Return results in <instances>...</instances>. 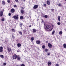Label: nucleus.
<instances>
[{
  "instance_id": "obj_1",
  "label": "nucleus",
  "mask_w": 66,
  "mask_h": 66,
  "mask_svg": "<svg viewBox=\"0 0 66 66\" xmlns=\"http://www.w3.org/2000/svg\"><path fill=\"white\" fill-rule=\"evenodd\" d=\"M45 29L46 30H48L49 31H51L52 30V29H51V26L49 25H45Z\"/></svg>"
},
{
  "instance_id": "obj_2",
  "label": "nucleus",
  "mask_w": 66,
  "mask_h": 66,
  "mask_svg": "<svg viewBox=\"0 0 66 66\" xmlns=\"http://www.w3.org/2000/svg\"><path fill=\"white\" fill-rule=\"evenodd\" d=\"M18 15H17V16L14 15L13 16V18L14 19H16V20H18Z\"/></svg>"
},
{
  "instance_id": "obj_3",
  "label": "nucleus",
  "mask_w": 66,
  "mask_h": 66,
  "mask_svg": "<svg viewBox=\"0 0 66 66\" xmlns=\"http://www.w3.org/2000/svg\"><path fill=\"white\" fill-rule=\"evenodd\" d=\"M17 57V56L16 55L14 54V55L13 56V59H16Z\"/></svg>"
},
{
  "instance_id": "obj_4",
  "label": "nucleus",
  "mask_w": 66,
  "mask_h": 66,
  "mask_svg": "<svg viewBox=\"0 0 66 66\" xmlns=\"http://www.w3.org/2000/svg\"><path fill=\"white\" fill-rule=\"evenodd\" d=\"M17 58V59L18 60H19V61H20V59H21V57L19 55H18L17 56V57H16Z\"/></svg>"
},
{
  "instance_id": "obj_5",
  "label": "nucleus",
  "mask_w": 66,
  "mask_h": 66,
  "mask_svg": "<svg viewBox=\"0 0 66 66\" xmlns=\"http://www.w3.org/2000/svg\"><path fill=\"white\" fill-rule=\"evenodd\" d=\"M38 6L37 5H35L34 6L33 8L34 9H37L38 8Z\"/></svg>"
},
{
  "instance_id": "obj_6",
  "label": "nucleus",
  "mask_w": 66,
  "mask_h": 66,
  "mask_svg": "<svg viewBox=\"0 0 66 66\" xmlns=\"http://www.w3.org/2000/svg\"><path fill=\"white\" fill-rule=\"evenodd\" d=\"M3 13L2 11H1L0 12V16L1 17H2L3 16Z\"/></svg>"
},
{
  "instance_id": "obj_7",
  "label": "nucleus",
  "mask_w": 66,
  "mask_h": 66,
  "mask_svg": "<svg viewBox=\"0 0 66 66\" xmlns=\"http://www.w3.org/2000/svg\"><path fill=\"white\" fill-rule=\"evenodd\" d=\"M11 13H14L15 12V10L13 9H12L11 10Z\"/></svg>"
},
{
  "instance_id": "obj_8",
  "label": "nucleus",
  "mask_w": 66,
  "mask_h": 66,
  "mask_svg": "<svg viewBox=\"0 0 66 66\" xmlns=\"http://www.w3.org/2000/svg\"><path fill=\"white\" fill-rule=\"evenodd\" d=\"M48 46L49 48H51V47H52V45H51V44L50 43L48 44Z\"/></svg>"
},
{
  "instance_id": "obj_9",
  "label": "nucleus",
  "mask_w": 66,
  "mask_h": 66,
  "mask_svg": "<svg viewBox=\"0 0 66 66\" xmlns=\"http://www.w3.org/2000/svg\"><path fill=\"white\" fill-rule=\"evenodd\" d=\"M21 46V44L20 43H18L17 44V46H18V47H20Z\"/></svg>"
},
{
  "instance_id": "obj_10",
  "label": "nucleus",
  "mask_w": 66,
  "mask_h": 66,
  "mask_svg": "<svg viewBox=\"0 0 66 66\" xmlns=\"http://www.w3.org/2000/svg\"><path fill=\"white\" fill-rule=\"evenodd\" d=\"M36 43L37 44H39L40 43V41L39 40H37L36 42Z\"/></svg>"
},
{
  "instance_id": "obj_11",
  "label": "nucleus",
  "mask_w": 66,
  "mask_h": 66,
  "mask_svg": "<svg viewBox=\"0 0 66 66\" xmlns=\"http://www.w3.org/2000/svg\"><path fill=\"white\" fill-rule=\"evenodd\" d=\"M33 32V33H35L36 32V29H32Z\"/></svg>"
},
{
  "instance_id": "obj_12",
  "label": "nucleus",
  "mask_w": 66,
  "mask_h": 66,
  "mask_svg": "<svg viewBox=\"0 0 66 66\" xmlns=\"http://www.w3.org/2000/svg\"><path fill=\"white\" fill-rule=\"evenodd\" d=\"M48 66H50L51 64V62H48Z\"/></svg>"
},
{
  "instance_id": "obj_13",
  "label": "nucleus",
  "mask_w": 66,
  "mask_h": 66,
  "mask_svg": "<svg viewBox=\"0 0 66 66\" xmlns=\"http://www.w3.org/2000/svg\"><path fill=\"white\" fill-rule=\"evenodd\" d=\"M63 46L64 48H66V44H64L63 45Z\"/></svg>"
},
{
  "instance_id": "obj_14",
  "label": "nucleus",
  "mask_w": 66,
  "mask_h": 66,
  "mask_svg": "<svg viewBox=\"0 0 66 66\" xmlns=\"http://www.w3.org/2000/svg\"><path fill=\"white\" fill-rule=\"evenodd\" d=\"M21 14H23V13H24V11H23V10H21Z\"/></svg>"
},
{
  "instance_id": "obj_15",
  "label": "nucleus",
  "mask_w": 66,
  "mask_h": 66,
  "mask_svg": "<svg viewBox=\"0 0 66 66\" xmlns=\"http://www.w3.org/2000/svg\"><path fill=\"white\" fill-rule=\"evenodd\" d=\"M47 3L48 5H50V2H49V1H47Z\"/></svg>"
},
{
  "instance_id": "obj_16",
  "label": "nucleus",
  "mask_w": 66,
  "mask_h": 66,
  "mask_svg": "<svg viewBox=\"0 0 66 66\" xmlns=\"http://www.w3.org/2000/svg\"><path fill=\"white\" fill-rule=\"evenodd\" d=\"M0 56L1 57L2 59H3V58H4V56H3V55H0Z\"/></svg>"
},
{
  "instance_id": "obj_17",
  "label": "nucleus",
  "mask_w": 66,
  "mask_h": 66,
  "mask_svg": "<svg viewBox=\"0 0 66 66\" xmlns=\"http://www.w3.org/2000/svg\"><path fill=\"white\" fill-rule=\"evenodd\" d=\"M55 33V31L54 30L53 31L52 33V35H53Z\"/></svg>"
},
{
  "instance_id": "obj_18",
  "label": "nucleus",
  "mask_w": 66,
  "mask_h": 66,
  "mask_svg": "<svg viewBox=\"0 0 66 66\" xmlns=\"http://www.w3.org/2000/svg\"><path fill=\"white\" fill-rule=\"evenodd\" d=\"M7 50L8 51H9V52H10V51H11V48H8Z\"/></svg>"
},
{
  "instance_id": "obj_19",
  "label": "nucleus",
  "mask_w": 66,
  "mask_h": 66,
  "mask_svg": "<svg viewBox=\"0 0 66 66\" xmlns=\"http://www.w3.org/2000/svg\"><path fill=\"white\" fill-rule=\"evenodd\" d=\"M31 40L32 41H33V40H34V37H32L31 38Z\"/></svg>"
},
{
  "instance_id": "obj_20",
  "label": "nucleus",
  "mask_w": 66,
  "mask_h": 66,
  "mask_svg": "<svg viewBox=\"0 0 66 66\" xmlns=\"http://www.w3.org/2000/svg\"><path fill=\"white\" fill-rule=\"evenodd\" d=\"M42 48L43 49H45L46 48V46L45 45H43L42 46Z\"/></svg>"
},
{
  "instance_id": "obj_21",
  "label": "nucleus",
  "mask_w": 66,
  "mask_h": 66,
  "mask_svg": "<svg viewBox=\"0 0 66 66\" xmlns=\"http://www.w3.org/2000/svg\"><path fill=\"white\" fill-rule=\"evenodd\" d=\"M60 16H59L58 17V19L59 21H60Z\"/></svg>"
},
{
  "instance_id": "obj_22",
  "label": "nucleus",
  "mask_w": 66,
  "mask_h": 66,
  "mask_svg": "<svg viewBox=\"0 0 66 66\" xmlns=\"http://www.w3.org/2000/svg\"><path fill=\"white\" fill-rule=\"evenodd\" d=\"M44 17L45 18H48V16L47 15H45L44 16Z\"/></svg>"
},
{
  "instance_id": "obj_23",
  "label": "nucleus",
  "mask_w": 66,
  "mask_h": 66,
  "mask_svg": "<svg viewBox=\"0 0 66 66\" xmlns=\"http://www.w3.org/2000/svg\"><path fill=\"white\" fill-rule=\"evenodd\" d=\"M23 17L22 16H21L20 17V19H23Z\"/></svg>"
},
{
  "instance_id": "obj_24",
  "label": "nucleus",
  "mask_w": 66,
  "mask_h": 66,
  "mask_svg": "<svg viewBox=\"0 0 66 66\" xmlns=\"http://www.w3.org/2000/svg\"><path fill=\"white\" fill-rule=\"evenodd\" d=\"M62 32L61 31H60L59 32V34H62Z\"/></svg>"
},
{
  "instance_id": "obj_25",
  "label": "nucleus",
  "mask_w": 66,
  "mask_h": 66,
  "mask_svg": "<svg viewBox=\"0 0 66 66\" xmlns=\"http://www.w3.org/2000/svg\"><path fill=\"white\" fill-rule=\"evenodd\" d=\"M45 50L46 51V52H48V50L47 48L45 49Z\"/></svg>"
},
{
  "instance_id": "obj_26",
  "label": "nucleus",
  "mask_w": 66,
  "mask_h": 66,
  "mask_svg": "<svg viewBox=\"0 0 66 66\" xmlns=\"http://www.w3.org/2000/svg\"><path fill=\"white\" fill-rule=\"evenodd\" d=\"M6 65V63H4L3 64V66H5Z\"/></svg>"
},
{
  "instance_id": "obj_27",
  "label": "nucleus",
  "mask_w": 66,
  "mask_h": 66,
  "mask_svg": "<svg viewBox=\"0 0 66 66\" xmlns=\"http://www.w3.org/2000/svg\"><path fill=\"white\" fill-rule=\"evenodd\" d=\"M19 33L20 35H22V32H21V31H19Z\"/></svg>"
},
{
  "instance_id": "obj_28",
  "label": "nucleus",
  "mask_w": 66,
  "mask_h": 66,
  "mask_svg": "<svg viewBox=\"0 0 66 66\" xmlns=\"http://www.w3.org/2000/svg\"><path fill=\"white\" fill-rule=\"evenodd\" d=\"M2 2V4H3V5H4V4H5V2L3 1Z\"/></svg>"
},
{
  "instance_id": "obj_29",
  "label": "nucleus",
  "mask_w": 66,
  "mask_h": 66,
  "mask_svg": "<svg viewBox=\"0 0 66 66\" xmlns=\"http://www.w3.org/2000/svg\"><path fill=\"white\" fill-rule=\"evenodd\" d=\"M12 32H15V29H12Z\"/></svg>"
},
{
  "instance_id": "obj_30",
  "label": "nucleus",
  "mask_w": 66,
  "mask_h": 66,
  "mask_svg": "<svg viewBox=\"0 0 66 66\" xmlns=\"http://www.w3.org/2000/svg\"><path fill=\"white\" fill-rule=\"evenodd\" d=\"M58 6H59L61 7V4L60 3H59L58 4Z\"/></svg>"
},
{
  "instance_id": "obj_31",
  "label": "nucleus",
  "mask_w": 66,
  "mask_h": 66,
  "mask_svg": "<svg viewBox=\"0 0 66 66\" xmlns=\"http://www.w3.org/2000/svg\"><path fill=\"white\" fill-rule=\"evenodd\" d=\"M57 24L58 25H60L61 24V23L60 22H58L57 23Z\"/></svg>"
},
{
  "instance_id": "obj_32",
  "label": "nucleus",
  "mask_w": 66,
  "mask_h": 66,
  "mask_svg": "<svg viewBox=\"0 0 66 66\" xmlns=\"http://www.w3.org/2000/svg\"><path fill=\"white\" fill-rule=\"evenodd\" d=\"M1 20L2 21H4V18L2 19H1Z\"/></svg>"
},
{
  "instance_id": "obj_33",
  "label": "nucleus",
  "mask_w": 66,
  "mask_h": 66,
  "mask_svg": "<svg viewBox=\"0 0 66 66\" xmlns=\"http://www.w3.org/2000/svg\"><path fill=\"white\" fill-rule=\"evenodd\" d=\"M47 55L48 56V55H50V53H47Z\"/></svg>"
},
{
  "instance_id": "obj_34",
  "label": "nucleus",
  "mask_w": 66,
  "mask_h": 66,
  "mask_svg": "<svg viewBox=\"0 0 66 66\" xmlns=\"http://www.w3.org/2000/svg\"><path fill=\"white\" fill-rule=\"evenodd\" d=\"M0 49L1 50H3V47L2 46H1L0 47Z\"/></svg>"
},
{
  "instance_id": "obj_35",
  "label": "nucleus",
  "mask_w": 66,
  "mask_h": 66,
  "mask_svg": "<svg viewBox=\"0 0 66 66\" xmlns=\"http://www.w3.org/2000/svg\"><path fill=\"white\" fill-rule=\"evenodd\" d=\"M44 6H45V7H46L47 5H46V4H44V5H43Z\"/></svg>"
},
{
  "instance_id": "obj_36",
  "label": "nucleus",
  "mask_w": 66,
  "mask_h": 66,
  "mask_svg": "<svg viewBox=\"0 0 66 66\" xmlns=\"http://www.w3.org/2000/svg\"><path fill=\"white\" fill-rule=\"evenodd\" d=\"M51 10L52 12H54V10L53 9H51Z\"/></svg>"
},
{
  "instance_id": "obj_37",
  "label": "nucleus",
  "mask_w": 66,
  "mask_h": 66,
  "mask_svg": "<svg viewBox=\"0 0 66 66\" xmlns=\"http://www.w3.org/2000/svg\"><path fill=\"white\" fill-rule=\"evenodd\" d=\"M3 51V50L0 49V52H2Z\"/></svg>"
},
{
  "instance_id": "obj_38",
  "label": "nucleus",
  "mask_w": 66,
  "mask_h": 66,
  "mask_svg": "<svg viewBox=\"0 0 66 66\" xmlns=\"http://www.w3.org/2000/svg\"><path fill=\"white\" fill-rule=\"evenodd\" d=\"M14 7H17V6L16 5H14Z\"/></svg>"
},
{
  "instance_id": "obj_39",
  "label": "nucleus",
  "mask_w": 66,
  "mask_h": 66,
  "mask_svg": "<svg viewBox=\"0 0 66 66\" xmlns=\"http://www.w3.org/2000/svg\"><path fill=\"white\" fill-rule=\"evenodd\" d=\"M23 24L22 23H21L20 24V25L21 26H22V25Z\"/></svg>"
},
{
  "instance_id": "obj_40",
  "label": "nucleus",
  "mask_w": 66,
  "mask_h": 66,
  "mask_svg": "<svg viewBox=\"0 0 66 66\" xmlns=\"http://www.w3.org/2000/svg\"><path fill=\"white\" fill-rule=\"evenodd\" d=\"M21 66H25V65L23 64H21Z\"/></svg>"
},
{
  "instance_id": "obj_41",
  "label": "nucleus",
  "mask_w": 66,
  "mask_h": 66,
  "mask_svg": "<svg viewBox=\"0 0 66 66\" xmlns=\"http://www.w3.org/2000/svg\"><path fill=\"white\" fill-rule=\"evenodd\" d=\"M9 16H11V14L10 13H9Z\"/></svg>"
},
{
  "instance_id": "obj_42",
  "label": "nucleus",
  "mask_w": 66,
  "mask_h": 66,
  "mask_svg": "<svg viewBox=\"0 0 66 66\" xmlns=\"http://www.w3.org/2000/svg\"><path fill=\"white\" fill-rule=\"evenodd\" d=\"M7 2H8V3H10V0H8L7 1Z\"/></svg>"
},
{
  "instance_id": "obj_43",
  "label": "nucleus",
  "mask_w": 66,
  "mask_h": 66,
  "mask_svg": "<svg viewBox=\"0 0 66 66\" xmlns=\"http://www.w3.org/2000/svg\"><path fill=\"white\" fill-rule=\"evenodd\" d=\"M12 38H15V37H14V36H13V35H12Z\"/></svg>"
},
{
  "instance_id": "obj_44",
  "label": "nucleus",
  "mask_w": 66,
  "mask_h": 66,
  "mask_svg": "<svg viewBox=\"0 0 66 66\" xmlns=\"http://www.w3.org/2000/svg\"><path fill=\"white\" fill-rule=\"evenodd\" d=\"M59 64H56V66H59Z\"/></svg>"
},
{
  "instance_id": "obj_45",
  "label": "nucleus",
  "mask_w": 66,
  "mask_h": 66,
  "mask_svg": "<svg viewBox=\"0 0 66 66\" xmlns=\"http://www.w3.org/2000/svg\"><path fill=\"white\" fill-rule=\"evenodd\" d=\"M15 2H18V0H15Z\"/></svg>"
},
{
  "instance_id": "obj_46",
  "label": "nucleus",
  "mask_w": 66,
  "mask_h": 66,
  "mask_svg": "<svg viewBox=\"0 0 66 66\" xmlns=\"http://www.w3.org/2000/svg\"><path fill=\"white\" fill-rule=\"evenodd\" d=\"M44 22V20H42V23H43Z\"/></svg>"
},
{
  "instance_id": "obj_47",
  "label": "nucleus",
  "mask_w": 66,
  "mask_h": 66,
  "mask_svg": "<svg viewBox=\"0 0 66 66\" xmlns=\"http://www.w3.org/2000/svg\"><path fill=\"white\" fill-rule=\"evenodd\" d=\"M29 27H31V25H30L29 26Z\"/></svg>"
},
{
  "instance_id": "obj_48",
  "label": "nucleus",
  "mask_w": 66,
  "mask_h": 66,
  "mask_svg": "<svg viewBox=\"0 0 66 66\" xmlns=\"http://www.w3.org/2000/svg\"><path fill=\"white\" fill-rule=\"evenodd\" d=\"M26 0H23V1H24V2H25Z\"/></svg>"
},
{
  "instance_id": "obj_49",
  "label": "nucleus",
  "mask_w": 66,
  "mask_h": 66,
  "mask_svg": "<svg viewBox=\"0 0 66 66\" xmlns=\"http://www.w3.org/2000/svg\"><path fill=\"white\" fill-rule=\"evenodd\" d=\"M46 43H48V41H47Z\"/></svg>"
},
{
  "instance_id": "obj_50",
  "label": "nucleus",
  "mask_w": 66,
  "mask_h": 66,
  "mask_svg": "<svg viewBox=\"0 0 66 66\" xmlns=\"http://www.w3.org/2000/svg\"><path fill=\"white\" fill-rule=\"evenodd\" d=\"M21 1H22V0H21Z\"/></svg>"
},
{
  "instance_id": "obj_51",
  "label": "nucleus",
  "mask_w": 66,
  "mask_h": 66,
  "mask_svg": "<svg viewBox=\"0 0 66 66\" xmlns=\"http://www.w3.org/2000/svg\"><path fill=\"white\" fill-rule=\"evenodd\" d=\"M24 32H26V31H24Z\"/></svg>"
},
{
  "instance_id": "obj_52",
  "label": "nucleus",
  "mask_w": 66,
  "mask_h": 66,
  "mask_svg": "<svg viewBox=\"0 0 66 66\" xmlns=\"http://www.w3.org/2000/svg\"><path fill=\"white\" fill-rule=\"evenodd\" d=\"M16 66H19L18 65H16Z\"/></svg>"
},
{
  "instance_id": "obj_53",
  "label": "nucleus",
  "mask_w": 66,
  "mask_h": 66,
  "mask_svg": "<svg viewBox=\"0 0 66 66\" xmlns=\"http://www.w3.org/2000/svg\"><path fill=\"white\" fill-rule=\"evenodd\" d=\"M17 52H18V51H17Z\"/></svg>"
},
{
  "instance_id": "obj_54",
  "label": "nucleus",
  "mask_w": 66,
  "mask_h": 66,
  "mask_svg": "<svg viewBox=\"0 0 66 66\" xmlns=\"http://www.w3.org/2000/svg\"><path fill=\"white\" fill-rule=\"evenodd\" d=\"M65 1H66V0H65Z\"/></svg>"
}]
</instances>
